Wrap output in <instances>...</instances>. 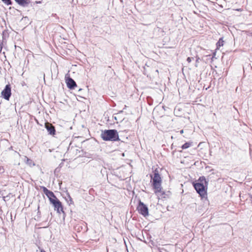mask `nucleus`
<instances>
[{"label": "nucleus", "mask_w": 252, "mask_h": 252, "mask_svg": "<svg viewBox=\"0 0 252 252\" xmlns=\"http://www.w3.org/2000/svg\"><path fill=\"white\" fill-rule=\"evenodd\" d=\"M156 110H155L154 111V113H155Z\"/></svg>", "instance_id": "cd10ccee"}, {"label": "nucleus", "mask_w": 252, "mask_h": 252, "mask_svg": "<svg viewBox=\"0 0 252 252\" xmlns=\"http://www.w3.org/2000/svg\"><path fill=\"white\" fill-rule=\"evenodd\" d=\"M199 58H197L196 59V63L199 62Z\"/></svg>", "instance_id": "aec40b11"}, {"label": "nucleus", "mask_w": 252, "mask_h": 252, "mask_svg": "<svg viewBox=\"0 0 252 252\" xmlns=\"http://www.w3.org/2000/svg\"><path fill=\"white\" fill-rule=\"evenodd\" d=\"M251 202L252 203V197H251Z\"/></svg>", "instance_id": "5701e85b"}, {"label": "nucleus", "mask_w": 252, "mask_h": 252, "mask_svg": "<svg viewBox=\"0 0 252 252\" xmlns=\"http://www.w3.org/2000/svg\"><path fill=\"white\" fill-rule=\"evenodd\" d=\"M82 90V89H79V91H81Z\"/></svg>", "instance_id": "b1692460"}, {"label": "nucleus", "mask_w": 252, "mask_h": 252, "mask_svg": "<svg viewBox=\"0 0 252 252\" xmlns=\"http://www.w3.org/2000/svg\"><path fill=\"white\" fill-rule=\"evenodd\" d=\"M44 194L48 197L51 203H52L54 207L55 210L57 211L58 213L63 212V207L61 202L56 197L54 193L48 190L45 187H41Z\"/></svg>", "instance_id": "f257e3e1"}, {"label": "nucleus", "mask_w": 252, "mask_h": 252, "mask_svg": "<svg viewBox=\"0 0 252 252\" xmlns=\"http://www.w3.org/2000/svg\"><path fill=\"white\" fill-rule=\"evenodd\" d=\"M181 109L178 107H176L174 110V113L176 116H181Z\"/></svg>", "instance_id": "9b49d317"}, {"label": "nucleus", "mask_w": 252, "mask_h": 252, "mask_svg": "<svg viewBox=\"0 0 252 252\" xmlns=\"http://www.w3.org/2000/svg\"><path fill=\"white\" fill-rule=\"evenodd\" d=\"M1 96L5 100H9L11 95V87L10 84H7L1 93Z\"/></svg>", "instance_id": "39448f33"}, {"label": "nucleus", "mask_w": 252, "mask_h": 252, "mask_svg": "<svg viewBox=\"0 0 252 252\" xmlns=\"http://www.w3.org/2000/svg\"><path fill=\"white\" fill-rule=\"evenodd\" d=\"M151 178L153 179V183H161L160 176L157 170H155L154 172V177L151 176Z\"/></svg>", "instance_id": "6e6552de"}, {"label": "nucleus", "mask_w": 252, "mask_h": 252, "mask_svg": "<svg viewBox=\"0 0 252 252\" xmlns=\"http://www.w3.org/2000/svg\"><path fill=\"white\" fill-rule=\"evenodd\" d=\"M195 66H196V67H197V64H195Z\"/></svg>", "instance_id": "bb28decb"}, {"label": "nucleus", "mask_w": 252, "mask_h": 252, "mask_svg": "<svg viewBox=\"0 0 252 252\" xmlns=\"http://www.w3.org/2000/svg\"><path fill=\"white\" fill-rule=\"evenodd\" d=\"M155 193L158 195H160L161 197L164 198V192L161 188V183H153Z\"/></svg>", "instance_id": "423d86ee"}, {"label": "nucleus", "mask_w": 252, "mask_h": 252, "mask_svg": "<svg viewBox=\"0 0 252 252\" xmlns=\"http://www.w3.org/2000/svg\"><path fill=\"white\" fill-rule=\"evenodd\" d=\"M180 132L181 134H182L184 132V130H180Z\"/></svg>", "instance_id": "412c9836"}, {"label": "nucleus", "mask_w": 252, "mask_h": 252, "mask_svg": "<svg viewBox=\"0 0 252 252\" xmlns=\"http://www.w3.org/2000/svg\"><path fill=\"white\" fill-rule=\"evenodd\" d=\"M1 1L8 5H11L12 3L11 0H1Z\"/></svg>", "instance_id": "2eb2a0df"}, {"label": "nucleus", "mask_w": 252, "mask_h": 252, "mask_svg": "<svg viewBox=\"0 0 252 252\" xmlns=\"http://www.w3.org/2000/svg\"><path fill=\"white\" fill-rule=\"evenodd\" d=\"M27 163L30 164L31 163H30V161H28V162H27Z\"/></svg>", "instance_id": "a878e982"}, {"label": "nucleus", "mask_w": 252, "mask_h": 252, "mask_svg": "<svg viewBox=\"0 0 252 252\" xmlns=\"http://www.w3.org/2000/svg\"><path fill=\"white\" fill-rule=\"evenodd\" d=\"M207 184L208 182L205 177L202 176L199 178L197 183L193 184V187L197 193L202 196L206 193L205 187L207 186Z\"/></svg>", "instance_id": "7ed1b4c3"}, {"label": "nucleus", "mask_w": 252, "mask_h": 252, "mask_svg": "<svg viewBox=\"0 0 252 252\" xmlns=\"http://www.w3.org/2000/svg\"><path fill=\"white\" fill-rule=\"evenodd\" d=\"M66 83L67 87L70 89H74L77 87V85L75 81L70 77H68L66 79Z\"/></svg>", "instance_id": "0eeeda50"}, {"label": "nucleus", "mask_w": 252, "mask_h": 252, "mask_svg": "<svg viewBox=\"0 0 252 252\" xmlns=\"http://www.w3.org/2000/svg\"><path fill=\"white\" fill-rule=\"evenodd\" d=\"M20 6L27 7L28 6V2L25 0H14Z\"/></svg>", "instance_id": "1a4fd4ad"}, {"label": "nucleus", "mask_w": 252, "mask_h": 252, "mask_svg": "<svg viewBox=\"0 0 252 252\" xmlns=\"http://www.w3.org/2000/svg\"><path fill=\"white\" fill-rule=\"evenodd\" d=\"M67 194H68V199L69 200V201H70V204L73 203V201H72V199L71 196H70V195L68 193Z\"/></svg>", "instance_id": "f3484780"}, {"label": "nucleus", "mask_w": 252, "mask_h": 252, "mask_svg": "<svg viewBox=\"0 0 252 252\" xmlns=\"http://www.w3.org/2000/svg\"><path fill=\"white\" fill-rule=\"evenodd\" d=\"M137 209L138 212L144 217H146L149 215V210L148 207L140 200L139 202V204L137 207Z\"/></svg>", "instance_id": "20e7f679"}, {"label": "nucleus", "mask_w": 252, "mask_h": 252, "mask_svg": "<svg viewBox=\"0 0 252 252\" xmlns=\"http://www.w3.org/2000/svg\"><path fill=\"white\" fill-rule=\"evenodd\" d=\"M224 41L223 40L222 38H220L219 40L216 43L217 49H219V48L223 45Z\"/></svg>", "instance_id": "f8f14e48"}, {"label": "nucleus", "mask_w": 252, "mask_h": 252, "mask_svg": "<svg viewBox=\"0 0 252 252\" xmlns=\"http://www.w3.org/2000/svg\"><path fill=\"white\" fill-rule=\"evenodd\" d=\"M25 158L27 159V162H28V161H30L31 162L32 161L29 159L27 157H25Z\"/></svg>", "instance_id": "6ab92c4d"}, {"label": "nucleus", "mask_w": 252, "mask_h": 252, "mask_svg": "<svg viewBox=\"0 0 252 252\" xmlns=\"http://www.w3.org/2000/svg\"><path fill=\"white\" fill-rule=\"evenodd\" d=\"M49 134L54 135L56 133L55 127H45Z\"/></svg>", "instance_id": "9d476101"}, {"label": "nucleus", "mask_w": 252, "mask_h": 252, "mask_svg": "<svg viewBox=\"0 0 252 252\" xmlns=\"http://www.w3.org/2000/svg\"><path fill=\"white\" fill-rule=\"evenodd\" d=\"M100 136L104 141H118L120 140L118 133L115 129L102 130Z\"/></svg>", "instance_id": "f03ea898"}, {"label": "nucleus", "mask_w": 252, "mask_h": 252, "mask_svg": "<svg viewBox=\"0 0 252 252\" xmlns=\"http://www.w3.org/2000/svg\"><path fill=\"white\" fill-rule=\"evenodd\" d=\"M191 143L189 142H186L184 144H183L182 146V148L183 149H186L191 146Z\"/></svg>", "instance_id": "ddd939ff"}, {"label": "nucleus", "mask_w": 252, "mask_h": 252, "mask_svg": "<svg viewBox=\"0 0 252 252\" xmlns=\"http://www.w3.org/2000/svg\"><path fill=\"white\" fill-rule=\"evenodd\" d=\"M149 66L146 65L144 67L143 73L145 75H147V72L149 71Z\"/></svg>", "instance_id": "4468645a"}, {"label": "nucleus", "mask_w": 252, "mask_h": 252, "mask_svg": "<svg viewBox=\"0 0 252 252\" xmlns=\"http://www.w3.org/2000/svg\"><path fill=\"white\" fill-rule=\"evenodd\" d=\"M40 252H46L43 250H41Z\"/></svg>", "instance_id": "4be33fe9"}, {"label": "nucleus", "mask_w": 252, "mask_h": 252, "mask_svg": "<svg viewBox=\"0 0 252 252\" xmlns=\"http://www.w3.org/2000/svg\"><path fill=\"white\" fill-rule=\"evenodd\" d=\"M67 194H68V199L69 200V201H70V204L73 203V201H72V199L71 196H70V195L68 193Z\"/></svg>", "instance_id": "a211bd4d"}, {"label": "nucleus", "mask_w": 252, "mask_h": 252, "mask_svg": "<svg viewBox=\"0 0 252 252\" xmlns=\"http://www.w3.org/2000/svg\"><path fill=\"white\" fill-rule=\"evenodd\" d=\"M47 126L46 125V123H45V126Z\"/></svg>", "instance_id": "393cba45"}, {"label": "nucleus", "mask_w": 252, "mask_h": 252, "mask_svg": "<svg viewBox=\"0 0 252 252\" xmlns=\"http://www.w3.org/2000/svg\"><path fill=\"white\" fill-rule=\"evenodd\" d=\"M193 60L194 58L193 57H188L187 59V61L189 63H190Z\"/></svg>", "instance_id": "dca6fc26"}]
</instances>
